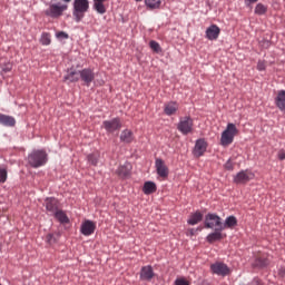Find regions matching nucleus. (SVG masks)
<instances>
[{
	"instance_id": "obj_1",
	"label": "nucleus",
	"mask_w": 285,
	"mask_h": 285,
	"mask_svg": "<svg viewBox=\"0 0 285 285\" xmlns=\"http://www.w3.org/2000/svg\"><path fill=\"white\" fill-rule=\"evenodd\" d=\"M72 17L76 23H79L86 17V12L90 10V0H73Z\"/></svg>"
},
{
	"instance_id": "obj_2",
	"label": "nucleus",
	"mask_w": 285,
	"mask_h": 285,
	"mask_svg": "<svg viewBox=\"0 0 285 285\" xmlns=\"http://www.w3.org/2000/svg\"><path fill=\"white\" fill-rule=\"evenodd\" d=\"M237 135H239V129H237V126H235L233 122L227 124L226 129L220 136V146H224V148L230 146V144L235 141V137H237Z\"/></svg>"
},
{
	"instance_id": "obj_3",
	"label": "nucleus",
	"mask_w": 285,
	"mask_h": 285,
	"mask_svg": "<svg viewBox=\"0 0 285 285\" xmlns=\"http://www.w3.org/2000/svg\"><path fill=\"white\" fill-rule=\"evenodd\" d=\"M28 164L31 168H41V166H46L48 164V154L46 150H33L28 156Z\"/></svg>"
},
{
	"instance_id": "obj_4",
	"label": "nucleus",
	"mask_w": 285,
	"mask_h": 285,
	"mask_svg": "<svg viewBox=\"0 0 285 285\" xmlns=\"http://www.w3.org/2000/svg\"><path fill=\"white\" fill-rule=\"evenodd\" d=\"M195 128V122L190 118V116H185L179 118V122L177 124V130L181 132V135H190Z\"/></svg>"
},
{
	"instance_id": "obj_5",
	"label": "nucleus",
	"mask_w": 285,
	"mask_h": 285,
	"mask_svg": "<svg viewBox=\"0 0 285 285\" xmlns=\"http://www.w3.org/2000/svg\"><path fill=\"white\" fill-rule=\"evenodd\" d=\"M205 228H214V230H224L222 217L216 214H207L205 216Z\"/></svg>"
},
{
	"instance_id": "obj_6",
	"label": "nucleus",
	"mask_w": 285,
	"mask_h": 285,
	"mask_svg": "<svg viewBox=\"0 0 285 285\" xmlns=\"http://www.w3.org/2000/svg\"><path fill=\"white\" fill-rule=\"evenodd\" d=\"M68 10V4H50L49 8L45 11L46 17H51V19H59L63 12Z\"/></svg>"
},
{
	"instance_id": "obj_7",
	"label": "nucleus",
	"mask_w": 285,
	"mask_h": 285,
	"mask_svg": "<svg viewBox=\"0 0 285 285\" xmlns=\"http://www.w3.org/2000/svg\"><path fill=\"white\" fill-rule=\"evenodd\" d=\"M255 179V174L248 169L240 170L238 174L234 176V184H248V181H253Z\"/></svg>"
},
{
	"instance_id": "obj_8",
	"label": "nucleus",
	"mask_w": 285,
	"mask_h": 285,
	"mask_svg": "<svg viewBox=\"0 0 285 285\" xmlns=\"http://www.w3.org/2000/svg\"><path fill=\"white\" fill-rule=\"evenodd\" d=\"M210 271L214 275H218L219 277H226V275H230V268L228 265L217 262L210 265Z\"/></svg>"
},
{
	"instance_id": "obj_9",
	"label": "nucleus",
	"mask_w": 285,
	"mask_h": 285,
	"mask_svg": "<svg viewBox=\"0 0 285 285\" xmlns=\"http://www.w3.org/2000/svg\"><path fill=\"white\" fill-rule=\"evenodd\" d=\"M80 80L83 82V86H87V88H90V85L92 81H95V70L90 68H85L79 71Z\"/></svg>"
},
{
	"instance_id": "obj_10",
	"label": "nucleus",
	"mask_w": 285,
	"mask_h": 285,
	"mask_svg": "<svg viewBox=\"0 0 285 285\" xmlns=\"http://www.w3.org/2000/svg\"><path fill=\"white\" fill-rule=\"evenodd\" d=\"M102 126L107 132H116V130H121V119L117 117L111 120H105Z\"/></svg>"
},
{
	"instance_id": "obj_11",
	"label": "nucleus",
	"mask_w": 285,
	"mask_h": 285,
	"mask_svg": "<svg viewBox=\"0 0 285 285\" xmlns=\"http://www.w3.org/2000/svg\"><path fill=\"white\" fill-rule=\"evenodd\" d=\"M268 255L258 253L255 255L254 262L252 263L253 268H266L268 266Z\"/></svg>"
},
{
	"instance_id": "obj_12",
	"label": "nucleus",
	"mask_w": 285,
	"mask_h": 285,
	"mask_svg": "<svg viewBox=\"0 0 285 285\" xmlns=\"http://www.w3.org/2000/svg\"><path fill=\"white\" fill-rule=\"evenodd\" d=\"M96 229H97V224H95V222H92V220H85L81 224L80 233L82 235H85V237H90V235H92Z\"/></svg>"
},
{
	"instance_id": "obj_13",
	"label": "nucleus",
	"mask_w": 285,
	"mask_h": 285,
	"mask_svg": "<svg viewBox=\"0 0 285 285\" xmlns=\"http://www.w3.org/2000/svg\"><path fill=\"white\" fill-rule=\"evenodd\" d=\"M155 168L157 175H159L163 179L168 177V166H166V161H164V159L157 158L155 161Z\"/></svg>"
},
{
	"instance_id": "obj_14",
	"label": "nucleus",
	"mask_w": 285,
	"mask_h": 285,
	"mask_svg": "<svg viewBox=\"0 0 285 285\" xmlns=\"http://www.w3.org/2000/svg\"><path fill=\"white\" fill-rule=\"evenodd\" d=\"M222 32V29L217 27V24H212L206 29V38L209 41H216V39H219V33Z\"/></svg>"
},
{
	"instance_id": "obj_15",
	"label": "nucleus",
	"mask_w": 285,
	"mask_h": 285,
	"mask_svg": "<svg viewBox=\"0 0 285 285\" xmlns=\"http://www.w3.org/2000/svg\"><path fill=\"white\" fill-rule=\"evenodd\" d=\"M206 148H208V144L204 139H198L196 141L195 148H194V155L195 157H202L204 156V153H206Z\"/></svg>"
},
{
	"instance_id": "obj_16",
	"label": "nucleus",
	"mask_w": 285,
	"mask_h": 285,
	"mask_svg": "<svg viewBox=\"0 0 285 285\" xmlns=\"http://www.w3.org/2000/svg\"><path fill=\"white\" fill-rule=\"evenodd\" d=\"M45 206L50 215H55L59 210V203L55 198H47L45 202Z\"/></svg>"
},
{
	"instance_id": "obj_17",
	"label": "nucleus",
	"mask_w": 285,
	"mask_h": 285,
	"mask_svg": "<svg viewBox=\"0 0 285 285\" xmlns=\"http://www.w3.org/2000/svg\"><path fill=\"white\" fill-rule=\"evenodd\" d=\"M155 277V272L153 271V266H144L140 271V279L144 282H150Z\"/></svg>"
},
{
	"instance_id": "obj_18",
	"label": "nucleus",
	"mask_w": 285,
	"mask_h": 285,
	"mask_svg": "<svg viewBox=\"0 0 285 285\" xmlns=\"http://www.w3.org/2000/svg\"><path fill=\"white\" fill-rule=\"evenodd\" d=\"M177 110H179V105L177 102L170 101V102L165 104L164 112L168 117L176 115Z\"/></svg>"
},
{
	"instance_id": "obj_19",
	"label": "nucleus",
	"mask_w": 285,
	"mask_h": 285,
	"mask_svg": "<svg viewBox=\"0 0 285 285\" xmlns=\"http://www.w3.org/2000/svg\"><path fill=\"white\" fill-rule=\"evenodd\" d=\"M276 107L281 110V112H285V90H279L275 98Z\"/></svg>"
},
{
	"instance_id": "obj_20",
	"label": "nucleus",
	"mask_w": 285,
	"mask_h": 285,
	"mask_svg": "<svg viewBox=\"0 0 285 285\" xmlns=\"http://www.w3.org/2000/svg\"><path fill=\"white\" fill-rule=\"evenodd\" d=\"M0 124L1 126H7L9 128H12L16 126L17 120L12 116L0 114Z\"/></svg>"
},
{
	"instance_id": "obj_21",
	"label": "nucleus",
	"mask_w": 285,
	"mask_h": 285,
	"mask_svg": "<svg viewBox=\"0 0 285 285\" xmlns=\"http://www.w3.org/2000/svg\"><path fill=\"white\" fill-rule=\"evenodd\" d=\"M130 170H132V165L130 163H125L118 167L117 175L118 177H128Z\"/></svg>"
},
{
	"instance_id": "obj_22",
	"label": "nucleus",
	"mask_w": 285,
	"mask_h": 285,
	"mask_svg": "<svg viewBox=\"0 0 285 285\" xmlns=\"http://www.w3.org/2000/svg\"><path fill=\"white\" fill-rule=\"evenodd\" d=\"M222 230H224V229H215L214 233H210L207 236V242L209 244H213L215 242H220V239H224V237H226V235L222 234Z\"/></svg>"
},
{
	"instance_id": "obj_23",
	"label": "nucleus",
	"mask_w": 285,
	"mask_h": 285,
	"mask_svg": "<svg viewBox=\"0 0 285 285\" xmlns=\"http://www.w3.org/2000/svg\"><path fill=\"white\" fill-rule=\"evenodd\" d=\"M135 139V136L132 135V131L129 129H125L120 134V141L124 144H132Z\"/></svg>"
},
{
	"instance_id": "obj_24",
	"label": "nucleus",
	"mask_w": 285,
	"mask_h": 285,
	"mask_svg": "<svg viewBox=\"0 0 285 285\" xmlns=\"http://www.w3.org/2000/svg\"><path fill=\"white\" fill-rule=\"evenodd\" d=\"M202 219H204V214H202V212L197 210L196 213H194L189 216L187 224H189V226H196V224H199V222H202Z\"/></svg>"
},
{
	"instance_id": "obj_25",
	"label": "nucleus",
	"mask_w": 285,
	"mask_h": 285,
	"mask_svg": "<svg viewBox=\"0 0 285 285\" xmlns=\"http://www.w3.org/2000/svg\"><path fill=\"white\" fill-rule=\"evenodd\" d=\"M80 75L79 71L77 72L76 70H69L67 75L63 77L65 81H69L70 83H75L79 81Z\"/></svg>"
},
{
	"instance_id": "obj_26",
	"label": "nucleus",
	"mask_w": 285,
	"mask_h": 285,
	"mask_svg": "<svg viewBox=\"0 0 285 285\" xmlns=\"http://www.w3.org/2000/svg\"><path fill=\"white\" fill-rule=\"evenodd\" d=\"M142 193L145 195H153V193H157V184L154 181H146L142 187Z\"/></svg>"
},
{
	"instance_id": "obj_27",
	"label": "nucleus",
	"mask_w": 285,
	"mask_h": 285,
	"mask_svg": "<svg viewBox=\"0 0 285 285\" xmlns=\"http://www.w3.org/2000/svg\"><path fill=\"white\" fill-rule=\"evenodd\" d=\"M106 1L108 0H94V10L98 12V14H106Z\"/></svg>"
},
{
	"instance_id": "obj_28",
	"label": "nucleus",
	"mask_w": 285,
	"mask_h": 285,
	"mask_svg": "<svg viewBox=\"0 0 285 285\" xmlns=\"http://www.w3.org/2000/svg\"><path fill=\"white\" fill-rule=\"evenodd\" d=\"M53 215L60 224H70V218H68V215H66L63 210L58 209Z\"/></svg>"
},
{
	"instance_id": "obj_29",
	"label": "nucleus",
	"mask_w": 285,
	"mask_h": 285,
	"mask_svg": "<svg viewBox=\"0 0 285 285\" xmlns=\"http://www.w3.org/2000/svg\"><path fill=\"white\" fill-rule=\"evenodd\" d=\"M163 2L164 0H145L147 8L150 10H157L158 8H161Z\"/></svg>"
},
{
	"instance_id": "obj_30",
	"label": "nucleus",
	"mask_w": 285,
	"mask_h": 285,
	"mask_svg": "<svg viewBox=\"0 0 285 285\" xmlns=\"http://www.w3.org/2000/svg\"><path fill=\"white\" fill-rule=\"evenodd\" d=\"M237 226V218L235 216H229L225 219V224H223L224 230L226 228H235Z\"/></svg>"
},
{
	"instance_id": "obj_31",
	"label": "nucleus",
	"mask_w": 285,
	"mask_h": 285,
	"mask_svg": "<svg viewBox=\"0 0 285 285\" xmlns=\"http://www.w3.org/2000/svg\"><path fill=\"white\" fill-rule=\"evenodd\" d=\"M61 237V234L59 232L53 233V234H47L46 236V242L47 244H57L59 242V238Z\"/></svg>"
},
{
	"instance_id": "obj_32",
	"label": "nucleus",
	"mask_w": 285,
	"mask_h": 285,
	"mask_svg": "<svg viewBox=\"0 0 285 285\" xmlns=\"http://www.w3.org/2000/svg\"><path fill=\"white\" fill-rule=\"evenodd\" d=\"M40 43L42 46H50L52 43V39L49 32H43L40 38Z\"/></svg>"
},
{
	"instance_id": "obj_33",
	"label": "nucleus",
	"mask_w": 285,
	"mask_h": 285,
	"mask_svg": "<svg viewBox=\"0 0 285 285\" xmlns=\"http://www.w3.org/2000/svg\"><path fill=\"white\" fill-rule=\"evenodd\" d=\"M149 48L153 50V52H156V55H159L161 52V46L155 40H151L149 42Z\"/></svg>"
},
{
	"instance_id": "obj_34",
	"label": "nucleus",
	"mask_w": 285,
	"mask_h": 285,
	"mask_svg": "<svg viewBox=\"0 0 285 285\" xmlns=\"http://www.w3.org/2000/svg\"><path fill=\"white\" fill-rule=\"evenodd\" d=\"M88 161L91 166H97V164H99V154H90L88 156Z\"/></svg>"
},
{
	"instance_id": "obj_35",
	"label": "nucleus",
	"mask_w": 285,
	"mask_h": 285,
	"mask_svg": "<svg viewBox=\"0 0 285 285\" xmlns=\"http://www.w3.org/2000/svg\"><path fill=\"white\" fill-rule=\"evenodd\" d=\"M8 179V170L0 168V184H6Z\"/></svg>"
},
{
	"instance_id": "obj_36",
	"label": "nucleus",
	"mask_w": 285,
	"mask_h": 285,
	"mask_svg": "<svg viewBox=\"0 0 285 285\" xmlns=\"http://www.w3.org/2000/svg\"><path fill=\"white\" fill-rule=\"evenodd\" d=\"M256 14H266V7L262 3H258L255 8Z\"/></svg>"
},
{
	"instance_id": "obj_37",
	"label": "nucleus",
	"mask_w": 285,
	"mask_h": 285,
	"mask_svg": "<svg viewBox=\"0 0 285 285\" xmlns=\"http://www.w3.org/2000/svg\"><path fill=\"white\" fill-rule=\"evenodd\" d=\"M257 70H259L261 72L262 71H264V70H266V61H264V60H259L258 62H257Z\"/></svg>"
},
{
	"instance_id": "obj_38",
	"label": "nucleus",
	"mask_w": 285,
	"mask_h": 285,
	"mask_svg": "<svg viewBox=\"0 0 285 285\" xmlns=\"http://www.w3.org/2000/svg\"><path fill=\"white\" fill-rule=\"evenodd\" d=\"M175 285H190L186 278H178L175 281Z\"/></svg>"
},
{
	"instance_id": "obj_39",
	"label": "nucleus",
	"mask_w": 285,
	"mask_h": 285,
	"mask_svg": "<svg viewBox=\"0 0 285 285\" xmlns=\"http://www.w3.org/2000/svg\"><path fill=\"white\" fill-rule=\"evenodd\" d=\"M57 39H68V33L60 31L56 33Z\"/></svg>"
},
{
	"instance_id": "obj_40",
	"label": "nucleus",
	"mask_w": 285,
	"mask_h": 285,
	"mask_svg": "<svg viewBox=\"0 0 285 285\" xmlns=\"http://www.w3.org/2000/svg\"><path fill=\"white\" fill-rule=\"evenodd\" d=\"M277 157L281 161H284L285 159V150L284 149H281L277 154Z\"/></svg>"
},
{
	"instance_id": "obj_41",
	"label": "nucleus",
	"mask_w": 285,
	"mask_h": 285,
	"mask_svg": "<svg viewBox=\"0 0 285 285\" xmlns=\"http://www.w3.org/2000/svg\"><path fill=\"white\" fill-rule=\"evenodd\" d=\"M197 230H202V227H198L197 229H188L187 235H190L193 237V235L197 234Z\"/></svg>"
},
{
	"instance_id": "obj_42",
	"label": "nucleus",
	"mask_w": 285,
	"mask_h": 285,
	"mask_svg": "<svg viewBox=\"0 0 285 285\" xmlns=\"http://www.w3.org/2000/svg\"><path fill=\"white\" fill-rule=\"evenodd\" d=\"M225 168L226 170H233V161L227 160V163L225 164Z\"/></svg>"
},
{
	"instance_id": "obj_43",
	"label": "nucleus",
	"mask_w": 285,
	"mask_h": 285,
	"mask_svg": "<svg viewBox=\"0 0 285 285\" xmlns=\"http://www.w3.org/2000/svg\"><path fill=\"white\" fill-rule=\"evenodd\" d=\"M12 70L11 65H7L6 67L2 68V72H10Z\"/></svg>"
},
{
	"instance_id": "obj_44",
	"label": "nucleus",
	"mask_w": 285,
	"mask_h": 285,
	"mask_svg": "<svg viewBox=\"0 0 285 285\" xmlns=\"http://www.w3.org/2000/svg\"><path fill=\"white\" fill-rule=\"evenodd\" d=\"M249 3H257V0H248Z\"/></svg>"
},
{
	"instance_id": "obj_45",
	"label": "nucleus",
	"mask_w": 285,
	"mask_h": 285,
	"mask_svg": "<svg viewBox=\"0 0 285 285\" xmlns=\"http://www.w3.org/2000/svg\"><path fill=\"white\" fill-rule=\"evenodd\" d=\"M65 1V3H70V1H72V0H63Z\"/></svg>"
},
{
	"instance_id": "obj_46",
	"label": "nucleus",
	"mask_w": 285,
	"mask_h": 285,
	"mask_svg": "<svg viewBox=\"0 0 285 285\" xmlns=\"http://www.w3.org/2000/svg\"><path fill=\"white\" fill-rule=\"evenodd\" d=\"M136 1H141V0H136Z\"/></svg>"
}]
</instances>
